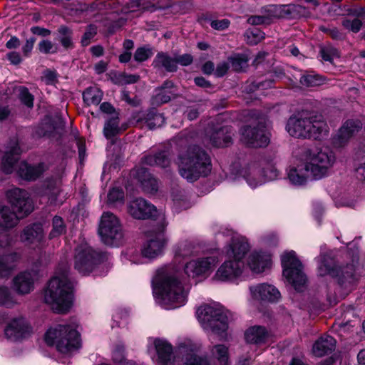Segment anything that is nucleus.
Here are the masks:
<instances>
[{
  "instance_id": "nucleus-11",
  "label": "nucleus",
  "mask_w": 365,
  "mask_h": 365,
  "mask_svg": "<svg viewBox=\"0 0 365 365\" xmlns=\"http://www.w3.org/2000/svg\"><path fill=\"white\" fill-rule=\"evenodd\" d=\"M168 223L163 215L160 217V222H153L151 228L146 232L148 240L143 245L142 253L148 259L160 256L166 243L165 231Z\"/></svg>"
},
{
  "instance_id": "nucleus-31",
  "label": "nucleus",
  "mask_w": 365,
  "mask_h": 365,
  "mask_svg": "<svg viewBox=\"0 0 365 365\" xmlns=\"http://www.w3.org/2000/svg\"><path fill=\"white\" fill-rule=\"evenodd\" d=\"M231 129L224 126L215 130L209 136L210 143L213 147H225L232 142Z\"/></svg>"
},
{
  "instance_id": "nucleus-44",
  "label": "nucleus",
  "mask_w": 365,
  "mask_h": 365,
  "mask_svg": "<svg viewBox=\"0 0 365 365\" xmlns=\"http://www.w3.org/2000/svg\"><path fill=\"white\" fill-rule=\"evenodd\" d=\"M66 232V225L61 217L55 216L52 221V230L49 233V238L53 239L63 235Z\"/></svg>"
},
{
  "instance_id": "nucleus-42",
  "label": "nucleus",
  "mask_w": 365,
  "mask_h": 365,
  "mask_svg": "<svg viewBox=\"0 0 365 365\" xmlns=\"http://www.w3.org/2000/svg\"><path fill=\"white\" fill-rule=\"evenodd\" d=\"M324 78L315 73H310L303 75L300 78V83L306 87H315L324 83Z\"/></svg>"
},
{
  "instance_id": "nucleus-60",
  "label": "nucleus",
  "mask_w": 365,
  "mask_h": 365,
  "mask_svg": "<svg viewBox=\"0 0 365 365\" xmlns=\"http://www.w3.org/2000/svg\"><path fill=\"white\" fill-rule=\"evenodd\" d=\"M266 16H264L262 14L260 15H255L249 17L247 22L251 25H260L267 24Z\"/></svg>"
},
{
  "instance_id": "nucleus-34",
  "label": "nucleus",
  "mask_w": 365,
  "mask_h": 365,
  "mask_svg": "<svg viewBox=\"0 0 365 365\" xmlns=\"http://www.w3.org/2000/svg\"><path fill=\"white\" fill-rule=\"evenodd\" d=\"M211 359L216 365H229V349L225 344H215L210 349Z\"/></svg>"
},
{
  "instance_id": "nucleus-16",
  "label": "nucleus",
  "mask_w": 365,
  "mask_h": 365,
  "mask_svg": "<svg viewBox=\"0 0 365 365\" xmlns=\"http://www.w3.org/2000/svg\"><path fill=\"white\" fill-rule=\"evenodd\" d=\"M200 348V344L190 338H179L176 344V356L183 365H209L206 359L197 355Z\"/></svg>"
},
{
  "instance_id": "nucleus-2",
  "label": "nucleus",
  "mask_w": 365,
  "mask_h": 365,
  "mask_svg": "<svg viewBox=\"0 0 365 365\" xmlns=\"http://www.w3.org/2000/svg\"><path fill=\"white\" fill-rule=\"evenodd\" d=\"M155 282L153 292L163 307L170 309L185 304L190 286L180 282L175 274L167 272L159 275Z\"/></svg>"
},
{
  "instance_id": "nucleus-55",
  "label": "nucleus",
  "mask_w": 365,
  "mask_h": 365,
  "mask_svg": "<svg viewBox=\"0 0 365 365\" xmlns=\"http://www.w3.org/2000/svg\"><path fill=\"white\" fill-rule=\"evenodd\" d=\"M321 56L326 61H331L334 57H339L336 49L331 47L322 48L321 49Z\"/></svg>"
},
{
  "instance_id": "nucleus-12",
  "label": "nucleus",
  "mask_w": 365,
  "mask_h": 365,
  "mask_svg": "<svg viewBox=\"0 0 365 365\" xmlns=\"http://www.w3.org/2000/svg\"><path fill=\"white\" fill-rule=\"evenodd\" d=\"M283 276L296 290H300L306 284L307 277L303 266L294 251H285L281 255Z\"/></svg>"
},
{
  "instance_id": "nucleus-45",
  "label": "nucleus",
  "mask_w": 365,
  "mask_h": 365,
  "mask_svg": "<svg viewBox=\"0 0 365 365\" xmlns=\"http://www.w3.org/2000/svg\"><path fill=\"white\" fill-rule=\"evenodd\" d=\"M145 123L150 129H155L164 124L165 118L160 113L150 112L147 114Z\"/></svg>"
},
{
  "instance_id": "nucleus-17",
  "label": "nucleus",
  "mask_w": 365,
  "mask_h": 365,
  "mask_svg": "<svg viewBox=\"0 0 365 365\" xmlns=\"http://www.w3.org/2000/svg\"><path fill=\"white\" fill-rule=\"evenodd\" d=\"M100 262V256L87 243H83L76 249L75 269L86 275L91 273Z\"/></svg>"
},
{
  "instance_id": "nucleus-6",
  "label": "nucleus",
  "mask_w": 365,
  "mask_h": 365,
  "mask_svg": "<svg viewBox=\"0 0 365 365\" xmlns=\"http://www.w3.org/2000/svg\"><path fill=\"white\" fill-rule=\"evenodd\" d=\"M9 202L16 209L17 213L7 206L0 207V227L11 228L17 225L19 219L29 214L33 205L28 192L19 188H13L6 192Z\"/></svg>"
},
{
  "instance_id": "nucleus-53",
  "label": "nucleus",
  "mask_w": 365,
  "mask_h": 365,
  "mask_svg": "<svg viewBox=\"0 0 365 365\" xmlns=\"http://www.w3.org/2000/svg\"><path fill=\"white\" fill-rule=\"evenodd\" d=\"M38 49L43 53H53L57 52L58 46L48 40H43L38 43Z\"/></svg>"
},
{
  "instance_id": "nucleus-30",
  "label": "nucleus",
  "mask_w": 365,
  "mask_h": 365,
  "mask_svg": "<svg viewBox=\"0 0 365 365\" xmlns=\"http://www.w3.org/2000/svg\"><path fill=\"white\" fill-rule=\"evenodd\" d=\"M271 337V333L264 327L253 326L245 332V339L250 344H264Z\"/></svg>"
},
{
  "instance_id": "nucleus-58",
  "label": "nucleus",
  "mask_w": 365,
  "mask_h": 365,
  "mask_svg": "<svg viewBox=\"0 0 365 365\" xmlns=\"http://www.w3.org/2000/svg\"><path fill=\"white\" fill-rule=\"evenodd\" d=\"M96 34V29L91 26L88 29V30L84 34L83 38H82V43L83 45H88L89 43V41L91 38L94 36V35Z\"/></svg>"
},
{
  "instance_id": "nucleus-5",
  "label": "nucleus",
  "mask_w": 365,
  "mask_h": 365,
  "mask_svg": "<svg viewBox=\"0 0 365 365\" xmlns=\"http://www.w3.org/2000/svg\"><path fill=\"white\" fill-rule=\"evenodd\" d=\"M286 130L295 138L319 139L327 133L328 126L322 116L302 111L292 115L288 119Z\"/></svg>"
},
{
  "instance_id": "nucleus-36",
  "label": "nucleus",
  "mask_w": 365,
  "mask_h": 365,
  "mask_svg": "<svg viewBox=\"0 0 365 365\" xmlns=\"http://www.w3.org/2000/svg\"><path fill=\"white\" fill-rule=\"evenodd\" d=\"M200 267V272L202 274L203 280L207 279L212 273L214 269L219 263V258L216 255H210L198 258Z\"/></svg>"
},
{
  "instance_id": "nucleus-35",
  "label": "nucleus",
  "mask_w": 365,
  "mask_h": 365,
  "mask_svg": "<svg viewBox=\"0 0 365 365\" xmlns=\"http://www.w3.org/2000/svg\"><path fill=\"white\" fill-rule=\"evenodd\" d=\"M153 65L155 68H163L168 72H175L178 69L176 59L165 53H159L155 56Z\"/></svg>"
},
{
  "instance_id": "nucleus-50",
  "label": "nucleus",
  "mask_w": 365,
  "mask_h": 365,
  "mask_svg": "<svg viewBox=\"0 0 365 365\" xmlns=\"http://www.w3.org/2000/svg\"><path fill=\"white\" fill-rule=\"evenodd\" d=\"M19 97L21 101L24 105H26L29 108L33 107L34 96L29 92L26 88L20 87L19 88Z\"/></svg>"
},
{
  "instance_id": "nucleus-21",
  "label": "nucleus",
  "mask_w": 365,
  "mask_h": 365,
  "mask_svg": "<svg viewBox=\"0 0 365 365\" xmlns=\"http://www.w3.org/2000/svg\"><path fill=\"white\" fill-rule=\"evenodd\" d=\"M226 236L230 238V242L224 248L225 256L241 262L250 249L248 240L232 230H227Z\"/></svg>"
},
{
  "instance_id": "nucleus-14",
  "label": "nucleus",
  "mask_w": 365,
  "mask_h": 365,
  "mask_svg": "<svg viewBox=\"0 0 365 365\" xmlns=\"http://www.w3.org/2000/svg\"><path fill=\"white\" fill-rule=\"evenodd\" d=\"M332 264L331 258L326 256L320 257L318 265L319 274L320 276L329 274L336 278L339 284L344 287L354 282L355 268L353 264L339 267H332Z\"/></svg>"
},
{
  "instance_id": "nucleus-51",
  "label": "nucleus",
  "mask_w": 365,
  "mask_h": 365,
  "mask_svg": "<svg viewBox=\"0 0 365 365\" xmlns=\"http://www.w3.org/2000/svg\"><path fill=\"white\" fill-rule=\"evenodd\" d=\"M58 32L61 34L60 41L62 45L66 48H68L72 46V41L71 38L70 30L66 26H61L58 29Z\"/></svg>"
},
{
  "instance_id": "nucleus-33",
  "label": "nucleus",
  "mask_w": 365,
  "mask_h": 365,
  "mask_svg": "<svg viewBox=\"0 0 365 365\" xmlns=\"http://www.w3.org/2000/svg\"><path fill=\"white\" fill-rule=\"evenodd\" d=\"M135 175L145 192L152 193L157 191V180L151 176L145 168L138 169L135 172Z\"/></svg>"
},
{
  "instance_id": "nucleus-3",
  "label": "nucleus",
  "mask_w": 365,
  "mask_h": 365,
  "mask_svg": "<svg viewBox=\"0 0 365 365\" xmlns=\"http://www.w3.org/2000/svg\"><path fill=\"white\" fill-rule=\"evenodd\" d=\"M44 300L57 313H65L73 303V284L68 272L57 271L49 280L44 292Z\"/></svg>"
},
{
  "instance_id": "nucleus-52",
  "label": "nucleus",
  "mask_w": 365,
  "mask_h": 365,
  "mask_svg": "<svg viewBox=\"0 0 365 365\" xmlns=\"http://www.w3.org/2000/svg\"><path fill=\"white\" fill-rule=\"evenodd\" d=\"M123 199L124 192L120 188L114 187L108 194V200L110 203L123 202Z\"/></svg>"
},
{
  "instance_id": "nucleus-20",
  "label": "nucleus",
  "mask_w": 365,
  "mask_h": 365,
  "mask_svg": "<svg viewBox=\"0 0 365 365\" xmlns=\"http://www.w3.org/2000/svg\"><path fill=\"white\" fill-rule=\"evenodd\" d=\"M11 239L6 232H0V278L8 277L17 266L20 255L16 252L6 253L4 248L9 246Z\"/></svg>"
},
{
  "instance_id": "nucleus-4",
  "label": "nucleus",
  "mask_w": 365,
  "mask_h": 365,
  "mask_svg": "<svg viewBox=\"0 0 365 365\" xmlns=\"http://www.w3.org/2000/svg\"><path fill=\"white\" fill-rule=\"evenodd\" d=\"M177 164L180 175L190 182L207 176L212 170L210 158L197 145L190 146L181 151Z\"/></svg>"
},
{
  "instance_id": "nucleus-29",
  "label": "nucleus",
  "mask_w": 365,
  "mask_h": 365,
  "mask_svg": "<svg viewBox=\"0 0 365 365\" xmlns=\"http://www.w3.org/2000/svg\"><path fill=\"white\" fill-rule=\"evenodd\" d=\"M351 14L354 19L346 18L341 21L342 26L349 32L356 34L360 31L365 24V7H359L353 10Z\"/></svg>"
},
{
  "instance_id": "nucleus-63",
  "label": "nucleus",
  "mask_w": 365,
  "mask_h": 365,
  "mask_svg": "<svg viewBox=\"0 0 365 365\" xmlns=\"http://www.w3.org/2000/svg\"><path fill=\"white\" fill-rule=\"evenodd\" d=\"M229 69L228 63L226 62L220 63L217 65L215 70V75L218 77L224 76Z\"/></svg>"
},
{
  "instance_id": "nucleus-7",
  "label": "nucleus",
  "mask_w": 365,
  "mask_h": 365,
  "mask_svg": "<svg viewBox=\"0 0 365 365\" xmlns=\"http://www.w3.org/2000/svg\"><path fill=\"white\" fill-rule=\"evenodd\" d=\"M45 340L63 354H71L81 346L80 334L76 324H56L45 334Z\"/></svg>"
},
{
  "instance_id": "nucleus-18",
  "label": "nucleus",
  "mask_w": 365,
  "mask_h": 365,
  "mask_svg": "<svg viewBox=\"0 0 365 365\" xmlns=\"http://www.w3.org/2000/svg\"><path fill=\"white\" fill-rule=\"evenodd\" d=\"M240 141L252 148L267 146L269 143V133L262 123L246 125L240 130Z\"/></svg>"
},
{
  "instance_id": "nucleus-48",
  "label": "nucleus",
  "mask_w": 365,
  "mask_h": 365,
  "mask_svg": "<svg viewBox=\"0 0 365 365\" xmlns=\"http://www.w3.org/2000/svg\"><path fill=\"white\" fill-rule=\"evenodd\" d=\"M229 61L236 71H243L247 66L248 59L245 55H236L229 58Z\"/></svg>"
},
{
  "instance_id": "nucleus-40",
  "label": "nucleus",
  "mask_w": 365,
  "mask_h": 365,
  "mask_svg": "<svg viewBox=\"0 0 365 365\" xmlns=\"http://www.w3.org/2000/svg\"><path fill=\"white\" fill-rule=\"evenodd\" d=\"M170 160L165 152L159 153L156 155H150L144 158V163L150 166H160L165 168L170 165Z\"/></svg>"
},
{
  "instance_id": "nucleus-64",
  "label": "nucleus",
  "mask_w": 365,
  "mask_h": 365,
  "mask_svg": "<svg viewBox=\"0 0 365 365\" xmlns=\"http://www.w3.org/2000/svg\"><path fill=\"white\" fill-rule=\"evenodd\" d=\"M7 58L11 63L18 65L21 62V58L17 52H10L7 54Z\"/></svg>"
},
{
  "instance_id": "nucleus-47",
  "label": "nucleus",
  "mask_w": 365,
  "mask_h": 365,
  "mask_svg": "<svg viewBox=\"0 0 365 365\" xmlns=\"http://www.w3.org/2000/svg\"><path fill=\"white\" fill-rule=\"evenodd\" d=\"M172 86L173 83L166 82L165 86L160 89V92L155 96L154 100L155 103L162 104L168 102L173 96V93L167 88H171Z\"/></svg>"
},
{
  "instance_id": "nucleus-25",
  "label": "nucleus",
  "mask_w": 365,
  "mask_h": 365,
  "mask_svg": "<svg viewBox=\"0 0 365 365\" xmlns=\"http://www.w3.org/2000/svg\"><path fill=\"white\" fill-rule=\"evenodd\" d=\"M250 292L252 297L259 301L274 302L281 297L279 291L274 286L267 283L251 286Z\"/></svg>"
},
{
  "instance_id": "nucleus-41",
  "label": "nucleus",
  "mask_w": 365,
  "mask_h": 365,
  "mask_svg": "<svg viewBox=\"0 0 365 365\" xmlns=\"http://www.w3.org/2000/svg\"><path fill=\"white\" fill-rule=\"evenodd\" d=\"M195 254V245L190 241L185 240L179 242L175 248L176 257H186Z\"/></svg>"
},
{
  "instance_id": "nucleus-26",
  "label": "nucleus",
  "mask_w": 365,
  "mask_h": 365,
  "mask_svg": "<svg viewBox=\"0 0 365 365\" xmlns=\"http://www.w3.org/2000/svg\"><path fill=\"white\" fill-rule=\"evenodd\" d=\"M21 240L27 245L39 247L44 240V232L41 224L27 226L20 235Z\"/></svg>"
},
{
  "instance_id": "nucleus-59",
  "label": "nucleus",
  "mask_w": 365,
  "mask_h": 365,
  "mask_svg": "<svg viewBox=\"0 0 365 365\" xmlns=\"http://www.w3.org/2000/svg\"><path fill=\"white\" fill-rule=\"evenodd\" d=\"M230 21L227 19L216 20L211 22V26L216 30H224L228 28Z\"/></svg>"
},
{
  "instance_id": "nucleus-62",
  "label": "nucleus",
  "mask_w": 365,
  "mask_h": 365,
  "mask_svg": "<svg viewBox=\"0 0 365 365\" xmlns=\"http://www.w3.org/2000/svg\"><path fill=\"white\" fill-rule=\"evenodd\" d=\"M43 80L46 84H53L56 81V74L51 71H46L43 76Z\"/></svg>"
},
{
  "instance_id": "nucleus-49",
  "label": "nucleus",
  "mask_w": 365,
  "mask_h": 365,
  "mask_svg": "<svg viewBox=\"0 0 365 365\" xmlns=\"http://www.w3.org/2000/svg\"><path fill=\"white\" fill-rule=\"evenodd\" d=\"M246 36L249 43L257 44L264 38V34L258 29H253L247 31Z\"/></svg>"
},
{
  "instance_id": "nucleus-46",
  "label": "nucleus",
  "mask_w": 365,
  "mask_h": 365,
  "mask_svg": "<svg viewBox=\"0 0 365 365\" xmlns=\"http://www.w3.org/2000/svg\"><path fill=\"white\" fill-rule=\"evenodd\" d=\"M261 14L267 17L266 22L269 24L272 19L282 16L281 7L277 5H268L262 9Z\"/></svg>"
},
{
  "instance_id": "nucleus-54",
  "label": "nucleus",
  "mask_w": 365,
  "mask_h": 365,
  "mask_svg": "<svg viewBox=\"0 0 365 365\" xmlns=\"http://www.w3.org/2000/svg\"><path fill=\"white\" fill-rule=\"evenodd\" d=\"M153 55L152 50L146 47L138 48L134 54V58L136 61L142 62L149 58Z\"/></svg>"
},
{
  "instance_id": "nucleus-38",
  "label": "nucleus",
  "mask_w": 365,
  "mask_h": 365,
  "mask_svg": "<svg viewBox=\"0 0 365 365\" xmlns=\"http://www.w3.org/2000/svg\"><path fill=\"white\" fill-rule=\"evenodd\" d=\"M102 98L103 92L96 86L89 87L83 93V101L88 106L98 105Z\"/></svg>"
},
{
  "instance_id": "nucleus-22",
  "label": "nucleus",
  "mask_w": 365,
  "mask_h": 365,
  "mask_svg": "<svg viewBox=\"0 0 365 365\" xmlns=\"http://www.w3.org/2000/svg\"><path fill=\"white\" fill-rule=\"evenodd\" d=\"M246 265L254 274H262L272 267V257L270 252L262 250L251 252L246 257Z\"/></svg>"
},
{
  "instance_id": "nucleus-27",
  "label": "nucleus",
  "mask_w": 365,
  "mask_h": 365,
  "mask_svg": "<svg viewBox=\"0 0 365 365\" xmlns=\"http://www.w3.org/2000/svg\"><path fill=\"white\" fill-rule=\"evenodd\" d=\"M154 345L158 354V365H173L171 344L165 339H157L154 341Z\"/></svg>"
},
{
  "instance_id": "nucleus-1",
  "label": "nucleus",
  "mask_w": 365,
  "mask_h": 365,
  "mask_svg": "<svg viewBox=\"0 0 365 365\" xmlns=\"http://www.w3.org/2000/svg\"><path fill=\"white\" fill-rule=\"evenodd\" d=\"M335 162V155L327 149L308 150L300 163L287 170V179L293 186H304L327 176Z\"/></svg>"
},
{
  "instance_id": "nucleus-8",
  "label": "nucleus",
  "mask_w": 365,
  "mask_h": 365,
  "mask_svg": "<svg viewBox=\"0 0 365 365\" xmlns=\"http://www.w3.org/2000/svg\"><path fill=\"white\" fill-rule=\"evenodd\" d=\"M20 153V148L17 143L11 147L2 160L1 170L6 174L16 170L18 175L24 180H36L46 170V165L43 163H39L37 165L32 166L24 161L19 163Z\"/></svg>"
},
{
  "instance_id": "nucleus-9",
  "label": "nucleus",
  "mask_w": 365,
  "mask_h": 365,
  "mask_svg": "<svg viewBox=\"0 0 365 365\" xmlns=\"http://www.w3.org/2000/svg\"><path fill=\"white\" fill-rule=\"evenodd\" d=\"M196 314L198 322L207 331L218 333L227 329V312L217 304L201 305L197 308Z\"/></svg>"
},
{
  "instance_id": "nucleus-24",
  "label": "nucleus",
  "mask_w": 365,
  "mask_h": 365,
  "mask_svg": "<svg viewBox=\"0 0 365 365\" xmlns=\"http://www.w3.org/2000/svg\"><path fill=\"white\" fill-rule=\"evenodd\" d=\"M37 279L35 271H24L17 274L12 279V288L16 294L26 295L34 289V282Z\"/></svg>"
},
{
  "instance_id": "nucleus-37",
  "label": "nucleus",
  "mask_w": 365,
  "mask_h": 365,
  "mask_svg": "<svg viewBox=\"0 0 365 365\" xmlns=\"http://www.w3.org/2000/svg\"><path fill=\"white\" fill-rule=\"evenodd\" d=\"M18 304L19 302L10 289L6 286L0 285V306L11 309Z\"/></svg>"
},
{
  "instance_id": "nucleus-39",
  "label": "nucleus",
  "mask_w": 365,
  "mask_h": 365,
  "mask_svg": "<svg viewBox=\"0 0 365 365\" xmlns=\"http://www.w3.org/2000/svg\"><path fill=\"white\" fill-rule=\"evenodd\" d=\"M200 272L198 258L190 260L184 266V273L188 278L198 281L203 280L202 274Z\"/></svg>"
},
{
  "instance_id": "nucleus-15",
  "label": "nucleus",
  "mask_w": 365,
  "mask_h": 365,
  "mask_svg": "<svg viewBox=\"0 0 365 365\" xmlns=\"http://www.w3.org/2000/svg\"><path fill=\"white\" fill-rule=\"evenodd\" d=\"M98 234L104 244L115 245L123 237L119 219L110 212H103L99 223Z\"/></svg>"
},
{
  "instance_id": "nucleus-61",
  "label": "nucleus",
  "mask_w": 365,
  "mask_h": 365,
  "mask_svg": "<svg viewBox=\"0 0 365 365\" xmlns=\"http://www.w3.org/2000/svg\"><path fill=\"white\" fill-rule=\"evenodd\" d=\"M35 43V38H30L27 39L24 43V45L22 47V52L25 56H28L29 53L31 52L34 45Z\"/></svg>"
},
{
  "instance_id": "nucleus-23",
  "label": "nucleus",
  "mask_w": 365,
  "mask_h": 365,
  "mask_svg": "<svg viewBox=\"0 0 365 365\" xmlns=\"http://www.w3.org/2000/svg\"><path fill=\"white\" fill-rule=\"evenodd\" d=\"M128 212L136 219H147L158 217V222H160L161 215L165 216L163 212L158 213L154 205L142 198L131 201L128 206Z\"/></svg>"
},
{
  "instance_id": "nucleus-13",
  "label": "nucleus",
  "mask_w": 365,
  "mask_h": 365,
  "mask_svg": "<svg viewBox=\"0 0 365 365\" xmlns=\"http://www.w3.org/2000/svg\"><path fill=\"white\" fill-rule=\"evenodd\" d=\"M277 176L278 171L274 165H267L261 173L257 164L253 163L242 168L236 176L233 177V180L239 181L242 178L250 187L255 188L267 181L275 180Z\"/></svg>"
},
{
  "instance_id": "nucleus-43",
  "label": "nucleus",
  "mask_w": 365,
  "mask_h": 365,
  "mask_svg": "<svg viewBox=\"0 0 365 365\" xmlns=\"http://www.w3.org/2000/svg\"><path fill=\"white\" fill-rule=\"evenodd\" d=\"M119 131V120L117 116L112 117L106 121L103 128L104 135L107 138H111L116 135Z\"/></svg>"
},
{
  "instance_id": "nucleus-28",
  "label": "nucleus",
  "mask_w": 365,
  "mask_h": 365,
  "mask_svg": "<svg viewBox=\"0 0 365 365\" xmlns=\"http://www.w3.org/2000/svg\"><path fill=\"white\" fill-rule=\"evenodd\" d=\"M360 128L361 124L359 121L347 120L334 137V145L338 147L344 145Z\"/></svg>"
},
{
  "instance_id": "nucleus-19",
  "label": "nucleus",
  "mask_w": 365,
  "mask_h": 365,
  "mask_svg": "<svg viewBox=\"0 0 365 365\" xmlns=\"http://www.w3.org/2000/svg\"><path fill=\"white\" fill-rule=\"evenodd\" d=\"M244 264L235 259L225 260L215 271L212 280L215 282L236 283L242 275Z\"/></svg>"
},
{
  "instance_id": "nucleus-57",
  "label": "nucleus",
  "mask_w": 365,
  "mask_h": 365,
  "mask_svg": "<svg viewBox=\"0 0 365 365\" xmlns=\"http://www.w3.org/2000/svg\"><path fill=\"white\" fill-rule=\"evenodd\" d=\"M176 64H180L182 66H187L192 63L193 58L190 54H183L175 56Z\"/></svg>"
},
{
  "instance_id": "nucleus-56",
  "label": "nucleus",
  "mask_w": 365,
  "mask_h": 365,
  "mask_svg": "<svg viewBox=\"0 0 365 365\" xmlns=\"http://www.w3.org/2000/svg\"><path fill=\"white\" fill-rule=\"evenodd\" d=\"M129 259L133 264H142L147 262V260L148 259L147 257L143 256L142 253V250L139 252H133L130 253L129 256Z\"/></svg>"
},
{
  "instance_id": "nucleus-32",
  "label": "nucleus",
  "mask_w": 365,
  "mask_h": 365,
  "mask_svg": "<svg viewBox=\"0 0 365 365\" xmlns=\"http://www.w3.org/2000/svg\"><path fill=\"white\" fill-rule=\"evenodd\" d=\"M336 341L331 336H324L319 339L313 345L312 351L316 356H323L335 349Z\"/></svg>"
},
{
  "instance_id": "nucleus-10",
  "label": "nucleus",
  "mask_w": 365,
  "mask_h": 365,
  "mask_svg": "<svg viewBox=\"0 0 365 365\" xmlns=\"http://www.w3.org/2000/svg\"><path fill=\"white\" fill-rule=\"evenodd\" d=\"M0 322L4 323V337L11 342H21L33 334L32 326L23 316L7 318L5 312H0Z\"/></svg>"
}]
</instances>
